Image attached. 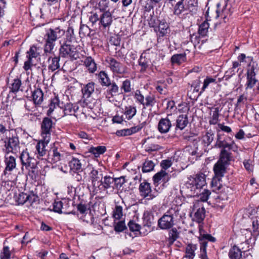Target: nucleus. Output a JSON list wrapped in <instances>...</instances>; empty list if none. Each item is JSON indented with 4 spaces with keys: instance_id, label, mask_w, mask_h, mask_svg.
Masks as SVG:
<instances>
[{
    "instance_id": "nucleus-1",
    "label": "nucleus",
    "mask_w": 259,
    "mask_h": 259,
    "mask_svg": "<svg viewBox=\"0 0 259 259\" xmlns=\"http://www.w3.org/2000/svg\"><path fill=\"white\" fill-rule=\"evenodd\" d=\"M74 30L72 27H68L65 37L60 41L59 55L62 58H68L71 61L79 58V53L74 44Z\"/></svg>"
},
{
    "instance_id": "nucleus-2",
    "label": "nucleus",
    "mask_w": 259,
    "mask_h": 259,
    "mask_svg": "<svg viewBox=\"0 0 259 259\" xmlns=\"http://www.w3.org/2000/svg\"><path fill=\"white\" fill-rule=\"evenodd\" d=\"M179 215L180 209L177 206L170 207L158 220L157 227L161 230L172 229L175 226L177 218Z\"/></svg>"
},
{
    "instance_id": "nucleus-3",
    "label": "nucleus",
    "mask_w": 259,
    "mask_h": 259,
    "mask_svg": "<svg viewBox=\"0 0 259 259\" xmlns=\"http://www.w3.org/2000/svg\"><path fill=\"white\" fill-rule=\"evenodd\" d=\"M65 34V30L60 26L55 28H49L45 34V53H51L55 46V41Z\"/></svg>"
},
{
    "instance_id": "nucleus-4",
    "label": "nucleus",
    "mask_w": 259,
    "mask_h": 259,
    "mask_svg": "<svg viewBox=\"0 0 259 259\" xmlns=\"http://www.w3.org/2000/svg\"><path fill=\"white\" fill-rule=\"evenodd\" d=\"M89 20L93 25L99 21L100 28L109 29L113 21V15L110 11H106L100 14L94 13L90 16Z\"/></svg>"
},
{
    "instance_id": "nucleus-5",
    "label": "nucleus",
    "mask_w": 259,
    "mask_h": 259,
    "mask_svg": "<svg viewBox=\"0 0 259 259\" xmlns=\"http://www.w3.org/2000/svg\"><path fill=\"white\" fill-rule=\"evenodd\" d=\"M66 156V151L58 143H54L48 151L47 157L53 163H57L63 160Z\"/></svg>"
},
{
    "instance_id": "nucleus-6",
    "label": "nucleus",
    "mask_w": 259,
    "mask_h": 259,
    "mask_svg": "<svg viewBox=\"0 0 259 259\" xmlns=\"http://www.w3.org/2000/svg\"><path fill=\"white\" fill-rule=\"evenodd\" d=\"M228 166L217 161L213 165V170L214 176L211 181L212 187H216L219 190L220 189V181L227 173V169Z\"/></svg>"
},
{
    "instance_id": "nucleus-7",
    "label": "nucleus",
    "mask_w": 259,
    "mask_h": 259,
    "mask_svg": "<svg viewBox=\"0 0 259 259\" xmlns=\"http://www.w3.org/2000/svg\"><path fill=\"white\" fill-rule=\"evenodd\" d=\"M55 122H53L50 116L42 118L40 123V135L46 139H51V133L54 128Z\"/></svg>"
},
{
    "instance_id": "nucleus-8",
    "label": "nucleus",
    "mask_w": 259,
    "mask_h": 259,
    "mask_svg": "<svg viewBox=\"0 0 259 259\" xmlns=\"http://www.w3.org/2000/svg\"><path fill=\"white\" fill-rule=\"evenodd\" d=\"M257 64L254 62L251 61L248 65L246 73V88L252 89L257 81L255 78L256 73L258 71L257 68Z\"/></svg>"
},
{
    "instance_id": "nucleus-9",
    "label": "nucleus",
    "mask_w": 259,
    "mask_h": 259,
    "mask_svg": "<svg viewBox=\"0 0 259 259\" xmlns=\"http://www.w3.org/2000/svg\"><path fill=\"white\" fill-rule=\"evenodd\" d=\"M110 71L115 74H123L126 72V67L113 57H107L105 60Z\"/></svg>"
},
{
    "instance_id": "nucleus-10",
    "label": "nucleus",
    "mask_w": 259,
    "mask_h": 259,
    "mask_svg": "<svg viewBox=\"0 0 259 259\" xmlns=\"http://www.w3.org/2000/svg\"><path fill=\"white\" fill-rule=\"evenodd\" d=\"M189 179L190 185H192V189L195 190L203 189L206 186V175L202 172H199L193 176H191Z\"/></svg>"
},
{
    "instance_id": "nucleus-11",
    "label": "nucleus",
    "mask_w": 259,
    "mask_h": 259,
    "mask_svg": "<svg viewBox=\"0 0 259 259\" xmlns=\"http://www.w3.org/2000/svg\"><path fill=\"white\" fill-rule=\"evenodd\" d=\"M39 48L35 45L30 46L28 51L26 52V58L27 60L24 62L23 68L25 71H28L31 69L32 66V59H36L40 56V53L38 52Z\"/></svg>"
},
{
    "instance_id": "nucleus-12",
    "label": "nucleus",
    "mask_w": 259,
    "mask_h": 259,
    "mask_svg": "<svg viewBox=\"0 0 259 259\" xmlns=\"http://www.w3.org/2000/svg\"><path fill=\"white\" fill-rule=\"evenodd\" d=\"M4 143L7 153L13 152L14 150H16L19 147V137L16 133L12 135L11 137H7Z\"/></svg>"
},
{
    "instance_id": "nucleus-13",
    "label": "nucleus",
    "mask_w": 259,
    "mask_h": 259,
    "mask_svg": "<svg viewBox=\"0 0 259 259\" xmlns=\"http://www.w3.org/2000/svg\"><path fill=\"white\" fill-rule=\"evenodd\" d=\"M138 63L140 66V73H145L150 66V64L151 63L149 49L144 51L141 54Z\"/></svg>"
},
{
    "instance_id": "nucleus-14",
    "label": "nucleus",
    "mask_w": 259,
    "mask_h": 259,
    "mask_svg": "<svg viewBox=\"0 0 259 259\" xmlns=\"http://www.w3.org/2000/svg\"><path fill=\"white\" fill-rule=\"evenodd\" d=\"M50 139H46L45 138H42V140L39 141L35 146V154L37 158L43 159L44 157L47 154H48V150L46 149Z\"/></svg>"
},
{
    "instance_id": "nucleus-15",
    "label": "nucleus",
    "mask_w": 259,
    "mask_h": 259,
    "mask_svg": "<svg viewBox=\"0 0 259 259\" xmlns=\"http://www.w3.org/2000/svg\"><path fill=\"white\" fill-rule=\"evenodd\" d=\"M202 83L200 79L193 80L191 84L190 89L188 91V95L191 99H197L204 92H201L200 85Z\"/></svg>"
},
{
    "instance_id": "nucleus-16",
    "label": "nucleus",
    "mask_w": 259,
    "mask_h": 259,
    "mask_svg": "<svg viewBox=\"0 0 259 259\" xmlns=\"http://www.w3.org/2000/svg\"><path fill=\"white\" fill-rule=\"evenodd\" d=\"M171 116V115L167 114L166 117L161 118L159 120L157 128V130L160 134H166L170 131L171 128L173 126L170 119Z\"/></svg>"
},
{
    "instance_id": "nucleus-17",
    "label": "nucleus",
    "mask_w": 259,
    "mask_h": 259,
    "mask_svg": "<svg viewBox=\"0 0 259 259\" xmlns=\"http://www.w3.org/2000/svg\"><path fill=\"white\" fill-rule=\"evenodd\" d=\"M189 123V120L187 114L179 115L176 118L175 122L173 123V126L175 127V133H178L185 128Z\"/></svg>"
},
{
    "instance_id": "nucleus-18",
    "label": "nucleus",
    "mask_w": 259,
    "mask_h": 259,
    "mask_svg": "<svg viewBox=\"0 0 259 259\" xmlns=\"http://www.w3.org/2000/svg\"><path fill=\"white\" fill-rule=\"evenodd\" d=\"M235 143L232 141L231 143H228L225 139L223 138L222 135L218 134L217 138L214 147L217 148H220L221 150H233L234 148V145Z\"/></svg>"
},
{
    "instance_id": "nucleus-19",
    "label": "nucleus",
    "mask_w": 259,
    "mask_h": 259,
    "mask_svg": "<svg viewBox=\"0 0 259 259\" xmlns=\"http://www.w3.org/2000/svg\"><path fill=\"white\" fill-rule=\"evenodd\" d=\"M5 162L6 164V167L4 171V175L7 176L8 181H11L9 178L11 173L9 172L13 170L16 166V158L13 156L8 157L5 156Z\"/></svg>"
},
{
    "instance_id": "nucleus-20",
    "label": "nucleus",
    "mask_w": 259,
    "mask_h": 259,
    "mask_svg": "<svg viewBox=\"0 0 259 259\" xmlns=\"http://www.w3.org/2000/svg\"><path fill=\"white\" fill-rule=\"evenodd\" d=\"M139 192L141 196L143 198H149L148 199H153L155 196L151 194V188L150 183L146 181L145 180L141 183L139 188Z\"/></svg>"
},
{
    "instance_id": "nucleus-21",
    "label": "nucleus",
    "mask_w": 259,
    "mask_h": 259,
    "mask_svg": "<svg viewBox=\"0 0 259 259\" xmlns=\"http://www.w3.org/2000/svg\"><path fill=\"white\" fill-rule=\"evenodd\" d=\"M78 155L79 157L72 156L71 160L69 161V172L83 170L82 168V164L81 161L83 158V156L81 154H78Z\"/></svg>"
},
{
    "instance_id": "nucleus-22",
    "label": "nucleus",
    "mask_w": 259,
    "mask_h": 259,
    "mask_svg": "<svg viewBox=\"0 0 259 259\" xmlns=\"http://www.w3.org/2000/svg\"><path fill=\"white\" fill-rule=\"evenodd\" d=\"M231 150H221L219 158L217 161L229 166L231 162L233 160V156L231 152Z\"/></svg>"
},
{
    "instance_id": "nucleus-23",
    "label": "nucleus",
    "mask_w": 259,
    "mask_h": 259,
    "mask_svg": "<svg viewBox=\"0 0 259 259\" xmlns=\"http://www.w3.org/2000/svg\"><path fill=\"white\" fill-rule=\"evenodd\" d=\"M61 104L62 106L61 108L63 109L65 115H73L77 117L75 115V113L77 112L79 109V106L77 104H73L71 102H68L64 105H63V103H61Z\"/></svg>"
},
{
    "instance_id": "nucleus-24",
    "label": "nucleus",
    "mask_w": 259,
    "mask_h": 259,
    "mask_svg": "<svg viewBox=\"0 0 259 259\" xmlns=\"http://www.w3.org/2000/svg\"><path fill=\"white\" fill-rule=\"evenodd\" d=\"M68 205V203L64 205L61 201H55L53 204V210L59 214H75V212L73 211H69L67 210L66 207Z\"/></svg>"
},
{
    "instance_id": "nucleus-25",
    "label": "nucleus",
    "mask_w": 259,
    "mask_h": 259,
    "mask_svg": "<svg viewBox=\"0 0 259 259\" xmlns=\"http://www.w3.org/2000/svg\"><path fill=\"white\" fill-rule=\"evenodd\" d=\"M184 2L178 1L172 5H169V6L172 7V13L174 15L180 18L182 14L187 10Z\"/></svg>"
},
{
    "instance_id": "nucleus-26",
    "label": "nucleus",
    "mask_w": 259,
    "mask_h": 259,
    "mask_svg": "<svg viewBox=\"0 0 259 259\" xmlns=\"http://www.w3.org/2000/svg\"><path fill=\"white\" fill-rule=\"evenodd\" d=\"M83 65L85 66L90 73H94L97 69V64L94 58L91 56H85L82 61Z\"/></svg>"
},
{
    "instance_id": "nucleus-27",
    "label": "nucleus",
    "mask_w": 259,
    "mask_h": 259,
    "mask_svg": "<svg viewBox=\"0 0 259 259\" xmlns=\"http://www.w3.org/2000/svg\"><path fill=\"white\" fill-rule=\"evenodd\" d=\"M169 179L168 173L162 169L155 174L153 177V183L156 185H158L161 181L163 183H166L169 181Z\"/></svg>"
},
{
    "instance_id": "nucleus-28",
    "label": "nucleus",
    "mask_w": 259,
    "mask_h": 259,
    "mask_svg": "<svg viewBox=\"0 0 259 259\" xmlns=\"http://www.w3.org/2000/svg\"><path fill=\"white\" fill-rule=\"evenodd\" d=\"M106 87L108 88L105 93L107 98H113L119 94V87L114 81L112 80L110 84L106 86Z\"/></svg>"
},
{
    "instance_id": "nucleus-29",
    "label": "nucleus",
    "mask_w": 259,
    "mask_h": 259,
    "mask_svg": "<svg viewBox=\"0 0 259 259\" xmlns=\"http://www.w3.org/2000/svg\"><path fill=\"white\" fill-rule=\"evenodd\" d=\"M114 181V178H113L109 176H106L100 182H98V183H100V185L98 186V188L99 190H105L110 188H114L113 186Z\"/></svg>"
},
{
    "instance_id": "nucleus-30",
    "label": "nucleus",
    "mask_w": 259,
    "mask_h": 259,
    "mask_svg": "<svg viewBox=\"0 0 259 259\" xmlns=\"http://www.w3.org/2000/svg\"><path fill=\"white\" fill-rule=\"evenodd\" d=\"M33 102L35 105H40L44 100V93L41 89L35 88L33 91H31V96Z\"/></svg>"
},
{
    "instance_id": "nucleus-31",
    "label": "nucleus",
    "mask_w": 259,
    "mask_h": 259,
    "mask_svg": "<svg viewBox=\"0 0 259 259\" xmlns=\"http://www.w3.org/2000/svg\"><path fill=\"white\" fill-rule=\"evenodd\" d=\"M10 93L16 94L19 91L23 92L24 89L22 87V81L18 77L12 80L11 83L9 86Z\"/></svg>"
},
{
    "instance_id": "nucleus-32",
    "label": "nucleus",
    "mask_w": 259,
    "mask_h": 259,
    "mask_svg": "<svg viewBox=\"0 0 259 259\" xmlns=\"http://www.w3.org/2000/svg\"><path fill=\"white\" fill-rule=\"evenodd\" d=\"M96 76L98 78L99 82L102 87L109 85L110 84V83L112 82L109 75L105 71H100L98 74H96Z\"/></svg>"
},
{
    "instance_id": "nucleus-33",
    "label": "nucleus",
    "mask_w": 259,
    "mask_h": 259,
    "mask_svg": "<svg viewBox=\"0 0 259 259\" xmlns=\"http://www.w3.org/2000/svg\"><path fill=\"white\" fill-rule=\"evenodd\" d=\"M62 58L59 55L58 56L49 57L48 59L49 63L48 69L52 72L59 69L60 58Z\"/></svg>"
},
{
    "instance_id": "nucleus-34",
    "label": "nucleus",
    "mask_w": 259,
    "mask_h": 259,
    "mask_svg": "<svg viewBox=\"0 0 259 259\" xmlns=\"http://www.w3.org/2000/svg\"><path fill=\"white\" fill-rule=\"evenodd\" d=\"M109 0H99L95 6V13L100 14L106 11H109Z\"/></svg>"
},
{
    "instance_id": "nucleus-35",
    "label": "nucleus",
    "mask_w": 259,
    "mask_h": 259,
    "mask_svg": "<svg viewBox=\"0 0 259 259\" xmlns=\"http://www.w3.org/2000/svg\"><path fill=\"white\" fill-rule=\"evenodd\" d=\"M197 249V244H193L192 242L188 243L185 248V255L183 258L186 257L189 259H193L195 256V251Z\"/></svg>"
},
{
    "instance_id": "nucleus-36",
    "label": "nucleus",
    "mask_w": 259,
    "mask_h": 259,
    "mask_svg": "<svg viewBox=\"0 0 259 259\" xmlns=\"http://www.w3.org/2000/svg\"><path fill=\"white\" fill-rule=\"evenodd\" d=\"M185 6L191 15L196 14L198 11V0H186Z\"/></svg>"
},
{
    "instance_id": "nucleus-37",
    "label": "nucleus",
    "mask_w": 259,
    "mask_h": 259,
    "mask_svg": "<svg viewBox=\"0 0 259 259\" xmlns=\"http://www.w3.org/2000/svg\"><path fill=\"white\" fill-rule=\"evenodd\" d=\"M211 192L210 191L203 188V189L195 190L193 193L194 196H199V199L201 201L206 202L209 198Z\"/></svg>"
},
{
    "instance_id": "nucleus-38",
    "label": "nucleus",
    "mask_w": 259,
    "mask_h": 259,
    "mask_svg": "<svg viewBox=\"0 0 259 259\" xmlns=\"http://www.w3.org/2000/svg\"><path fill=\"white\" fill-rule=\"evenodd\" d=\"M168 231V238L167 241L169 245H172L179 238L180 232L178 229L175 227H172V229Z\"/></svg>"
},
{
    "instance_id": "nucleus-39",
    "label": "nucleus",
    "mask_w": 259,
    "mask_h": 259,
    "mask_svg": "<svg viewBox=\"0 0 259 259\" xmlns=\"http://www.w3.org/2000/svg\"><path fill=\"white\" fill-rule=\"evenodd\" d=\"M169 26L165 20L162 19L160 21L156 30L154 31L159 33V36L163 37L167 33Z\"/></svg>"
},
{
    "instance_id": "nucleus-40",
    "label": "nucleus",
    "mask_w": 259,
    "mask_h": 259,
    "mask_svg": "<svg viewBox=\"0 0 259 259\" xmlns=\"http://www.w3.org/2000/svg\"><path fill=\"white\" fill-rule=\"evenodd\" d=\"M187 61L186 54L185 53L181 54H176L173 55L170 58L171 64L181 65Z\"/></svg>"
},
{
    "instance_id": "nucleus-41",
    "label": "nucleus",
    "mask_w": 259,
    "mask_h": 259,
    "mask_svg": "<svg viewBox=\"0 0 259 259\" xmlns=\"http://www.w3.org/2000/svg\"><path fill=\"white\" fill-rule=\"evenodd\" d=\"M49 106V109L47 112V115L48 116H51L54 109L57 106H58L61 108L62 104L60 103L59 99L58 96H55L53 98L51 99Z\"/></svg>"
},
{
    "instance_id": "nucleus-42",
    "label": "nucleus",
    "mask_w": 259,
    "mask_h": 259,
    "mask_svg": "<svg viewBox=\"0 0 259 259\" xmlns=\"http://www.w3.org/2000/svg\"><path fill=\"white\" fill-rule=\"evenodd\" d=\"M156 103V99L154 94L149 93L146 95L142 106L144 108L153 107Z\"/></svg>"
},
{
    "instance_id": "nucleus-43",
    "label": "nucleus",
    "mask_w": 259,
    "mask_h": 259,
    "mask_svg": "<svg viewBox=\"0 0 259 259\" xmlns=\"http://www.w3.org/2000/svg\"><path fill=\"white\" fill-rule=\"evenodd\" d=\"M120 89L122 92V94H126L131 93L134 88L131 79H126L122 81L120 85Z\"/></svg>"
},
{
    "instance_id": "nucleus-44",
    "label": "nucleus",
    "mask_w": 259,
    "mask_h": 259,
    "mask_svg": "<svg viewBox=\"0 0 259 259\" xmlns=\"http://www.w3.org/2000/svg\"><path fill=\"white\" fill-rule=\"evenodd\" d=\"M243 251L236 245L232 247L229 251V256L230 259H241Z\"/></svg>"
},
{
    "instance_id": "nucleus-45",
    "label": "nucleus",
    "mask_w": 259,
    "mask_h": 259,
    "mask_svg": "<svg viewBox=\"0 0 259 259\" xmlns=\"http://www.w3.org/2000/svg\"><path fill=\"white\" fill-rule=\"evenodd\" d=\"M155 163L152 160L147 158L143 163L142 171L143 173L149 172L154 170Z\"/></svg>"
},
{
    "instance_id": "nucleus-46",
    "label": "nucleus",
    "mask_w": 259,
    "mask_h": 259,
    "mask_svg": "<svg viewBox=\"0 0 259 259\" xmlns=\"http://www.w3.org/2000/svg\"><path fill=\"white\" fill-rule=\"evenodd\" d=\"M95 83L91 81L85 84L82 89V94L84 97L89 98L95 91Z\"/></svg>"
},
{
    "instance_id": "nucleus-47",
    "label": "nucleus",
    "mask_w": 259,
    "mask_h": 259,
    "mask_svg": "<svg viewBox=\"0 0 259 259\" xmlns=\"http://www.w3.org/2000/svg\"><path fill=\"white\" fill-rule=\"evenodd\" d=\"M107 150L105 146H92L89 149V152L93 154L95 157H98L100 155L103 154Z\"/></svg>"
},
{
    "instance_id": "nucleus-48",
    "label": "nucleus",
    "mask_w": 259,
    "mask_h": 259,
    "mask_svg": "<svg viewBox=\"0 0 259 259\" xmlns=\"http://www.w3.org/2000/svg\"><path fill=\"white\" fill-rule=\"evenodd\" d=\"M214 139V134L211 130L207 131L205 134L202 137V143L205 147L208 146Z\"/></svg>"
},
{
    "instance_id": "nucleus-49",
    "label": "nucleus",
    "mask_w": 259,
    "mask_h": 259,
    "mask_svg": "<svg viewBox=\"0 0 259 259\" xmlns=\"http://www.w3.org/2000/svg\"><path fill=\"white\" fill-rule=\"evenodd\" d=\"M127 120L131 119L137 113L136 107L132 105L125 106L123 112Z\"/></svg>"
},
{
    "instance_id": "nucleus-50",
    "label": "nucleus",
    "mask_w": 259,
    "mask_h": 259,
    "mask_svg": "<svg viewBox=\"0 0 259 259\" xmlns=\"http://www.w3.org/2000/svg\"><path fill=\"white\" fill-rule=\"evenodd\" d=\"M209 27V24L206 20L203 21L200 25H199L198 30V33L199 36L204 37L207 36Z\"/></svg>"
},
{
    "instance_id": "nucleus-51",
    "label": "nucleus",
    "mask_w": 259,
    "mask_h": 259,
    "mask_svg": "<svg viewBox=\"0 0 259 259\" xmlns=\"http://www.w3.org/2000/svg\"><path fill=\"white\" fill-rule=\"evenodd\" d=\"M25 170L27 171V173L26 174V176L29 177L30 179L34 181H36L38 179V171L37 164H36L35 166H32Z\"/></svg>"
},
{
    "instance_id": "nucleus-52",
    "label": "nucleus",
    "mask_w": 259,
    "mask_h": 259,
    "mask_svg": "<svg viewBox=\"0 0 259 259\" xmlns=\"http://www.w3.org/2000/svg\"><path fill=\"white\" fill-rule=\"evenodd\" d=\"M200 244V259H209L207 254V242L203 241V240H198Z\"/></svg>"
},
{
    "instance_id": "nucleus-53",
    "label": "nucleus",
    "mask_w": 259,
    "mask_h": 259,
    "mask_svg": "<svg viewBox=\"0 0 259 259\" xmlns=\"http://www.w3.org/2000/svg\"><path fill=\"white\" fill-rule=\"evenodd\" d=\"M76 208L77 211H79L81 214L85 215L87 214L88 210H89V215H91V210L88 203L81 201L77 204Z\"/></svg>"
},
{
    "instance_id": "nucleus-54",
    "label": "nucleus",
    "mask_w": 259,
    "mask_h": 259,
    "mask_svg": "<svg viewBox=\"0 0 259 259\" xmlns=\"http://www.w3.org/2000/svg\"><path fill=\"white\" fill-rule=\"evenodd\" d=\"M205 210L203 207L199 208L194 213L195 221L199 224L202 223L205 218Z\"/></svg>"
},
{
    "instance_id": "nucleus-55",
    "label": "nucleus",
    "mask_w": 259,
    "mask_h": 259,
    "mask_svg": "<svg viewBox=\"0 0 259 259\" xmlns=\"http://www.w3.org/2000/svg\"><path fill=\"white\" fill-rule=\"evenodd\" d=\"M154 223V217L150 213L144 214L143 217V225L148 228H151L152 224Z\"/></svg>"
},
{
    "instance_id": "nucleus-56",
    "label": "nucleus",
    "mask_w": 259,
    "mask_h": 259,
    "mask_svg": "<svg viewBox=\"0 0 259 259\" xmlns=\"http://www.w3.org/2000/svg\"><path fill=\"white\" fill-rule=\"evenodd\" d=\"M92 30L90 29V28L85 24H81L79 28V34L81 37H84L85 36H90L91 37L93 35V34H91Z\"/></svg>"
},
{
    "instance_id": "nucleus-57",
    "label": "nucleus",
    "mask_w": 259,
    "mask_h": 259,
    "mask_svg": "<svg viewBox=\"0 0 259 259\" xmlns=\"http://www.w3.org/2000/svg\"><path fill=\"white\" fill-rule=\"evenodd\" d=\"M91 178L92 180L93 188H94L93 192H96V193H97L98 190L97 189V187L96 186V182H98V180L100 178L99 177V172L97 170L95 169L94 168L92 169V170L91 172Z\"/></svg>"
},
{
    "instance_id": "nucleus-58",
    "label": "nucleus",
    "mask_w": 259,
    "mask_h": 259,
    "mask_svg": "<svg viewBox=\"0 0 259 259\" xmlns=\"http://www.w3.org/2000/svg\"><path fill=\"white\" fill-rule=\"evenodd\" d=\"M127 226L130 230L137 235L138 233H140L141 227L140 225L136 223L134 220H130L127 224Z\"/></svg>"
},
{
    "instance_id": "nucleus-59",
    "label": "nucleus",
    "mask_w": 259,
    "mask_h": 259,
    "mask_svg": "<svg viewBox=\"0 0 259 259\" xmlns=\"http://www.w3.org/2000/svg\"><path fill=\"white\" fill-rule=\"evenodd\" d=\"M154 12H153V14H150L149 18L148 19V24L150 27L153 28L154 30H156V27H157L158 23L160 22V20H159L157 16H154Z\"/></svg>"
},
{
    "instance_id": "nucleus-60",
    "label": "nucleus",
    "mask_w": 259,
    "mask_h": 259,
    "mask_svg": "<svg viewBox=\"0 0 259 259\" xmlns=\"http://www.w3.org/2000/svg\"><path fill=\"white\" fill-rule=\"evenodd\" d=\"M123 215L122 207L120 205H115L113 211L112 216L115 220H120Z\"/></svg>"
},
{
    "instance_id": "nucleus-61",
    "label": "nucleus",
    "mask_w": 259,
    "mask_h": 259,
    "mask_svg": "<svg viewBox=\"0 0 259 259\" xmlns=\"http://www.w3.org/2000/svg\"><path fill=\"white\" fill-rule=\"evenodd\" d=\"M251 219L253 230V233H251V235L254 236L255 240H256V237L259 235V231L258 230L259 228V223L257 217L254 218H252Z\"/></svg>"
},
{
    "instance_id": "nucleus-62",
    "label": "nucleus",
    "mask_w": 259,
    "mask_h": 259,
    "mask_svg": "<svg viewBox=\"0 0 259 259\" xmlns=\"http://www.w3.org/2000/svg\"><path fill=\"white\" fill-rule=\"evenodd\" d=\"M134 97L136 100V102L138 104L142 105L143 104H144L145 96L142 94L140 90H137L134 92Z\"/></svg>"
},
{
    "instance_id": "nucleus-63",
    "label": "nucleus",
    "mask_w": 259,
    "mask_h": 259,
    "mask_svg": "<svg viewBox=\"0 0 259 259\" xmlns=\"http://www.w3.org/2000/svg\"><path fill=\"white\" fill-rule=\"evenodd\" d=\"M216 83V79L211 76H206L203 82V85L201 88V92H204L210 83Z\"/></svg>"
},
{
    "instance_id": "nucleus-64",
    "label": "nucleus",
    "mask_w": 259,
    "mask_h": 259,
    "mask_svg": "<svg viewBox=\"0 0 259 259\" xmlns=\"http://www.w3.org/2000/svg\"><path fill=\"white\" fill-rule=\"evenodd\" d=\"M11 256V251L8 246H4L3 250L0 253V259H10Z\"/></svg>"
}]
</instances>
